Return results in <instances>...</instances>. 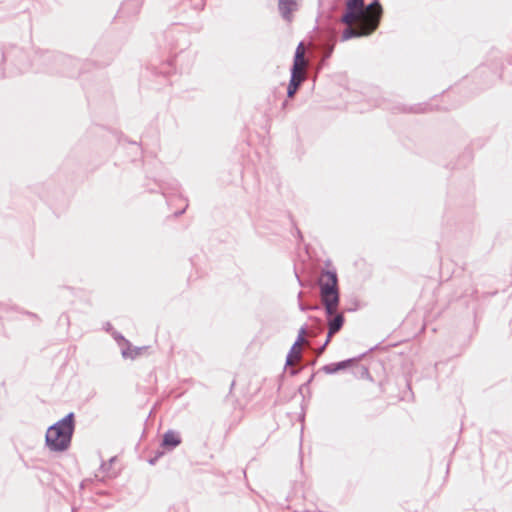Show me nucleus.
I'll list each match as a JSON object with an SVG mask.
<instances>
[{
	"label": "nucleus",
	"instance_id": "nucleus-1",
	"mask_svg": "<svg viewBox=\"0 0 512 512\" xmlns=\"http://www.w3.org/2000/svg\"><path fill=\"white\" fill-rule=\"evenodd\" d=\"M73 418V413H69L47 429L45 442L50 451L63 452L69 448L74 431Z\"/></svg>",
	"mask_w": 512,
	"mask_h": 512
},
{
	"label": "nucleus",
	"instance_id": "nucleus-2",
	"mask_svg": "<svg viewBox=\"0 0 512 512\" xmlns=\"http://www.w3.org/2000/svg\"><path fill=\"white\" fill-rule=\"evenodd\" d=\"M319 288L322 304L327 316L337 312L339 306L338 279L335 271H323L319 277Z\"/></svg>",
	"mask_w": 512,
	"mask_h": 512
},
{
	"label": "nucleus",
	"instance_id": "nucleus-3",
	"mask_svg": "<svg viewBox=\"0 0 512 512\" xmlns=\"http://www.w3.org/2000/svg\"><path fill=\"white\" fill-rule=\"evenodd\" d=\"M307 64V60L305 59V48L301 42L296 48L294 62L291 69V79L287 89V96L289 98L295 95L298 87L305 80V68L307 67Z\"/></svg>",
	"mask_w": 512,
	"mask_h": 512
},
{
	"label": "nucleus",
	"instance_id": "nucleus-4",
	"mask_svg": "<svg viewBox=\"0 0 512 512\" xmlns=\"http://www.w3.org/2000/svg\"><path fill=\"white\" fill-rule=\"evenodd\" d=\"M346 9L363 14V22L371 23L372 29H377L382 16V7L378 0L367 6L364 0H346Z\"/></svg>",
	"mask_w": 512,
	"mask_h": 512
},
{
	"label": "nucleus",
	"instance_id": "nucleus-5",
	"mask_svg": "<svg viewBox=\"0 0 512 512\" xmlns=\"http://www.w3.org/2000/svg\"><path fill=\"white\" fill-rule=\"evenodd\" d=\"M371 23L363 22V24H359L358 28H354L352 26H347L342 32L341 39L342 41H347L351 38H357L362 36H368L376 29H372Z\"/></svg>",
	"mask_w": 512,
	"mask_h": 512
},
{
	"label": "nucleus",
	"instance_id": "nucleus-6",
	"mask_svg": "<svg viewBox=\"0 0 512 512\" xmlns=\"http://www.w3.org/2000/svg\"><path fill=\"white\" fill-rule=\"evenodd\" d=\"M299 8L298 0H278V10L282 18L287 21H292V14Z\"/></svg>",
	"mask_w": 512,
	"mask_h": 512
},
{
	"label": "nucleus",
	"instance_id": "nucleus-7",
	"mask_svg": "<svg viewBox=\"0 0 512 512\" xmlns=\"http://www.w3.org/2000/svg\"><path fill=\"white\" fill-rule=\"evenodd\" d=\"M359 359H361V357L350 358V359H347V360H344V361H340V362H337V363L327 364V365H324L321 368V370L324 373H326V374H334V373H337L338 371H341V370H344L346 368H349L355 362H357Z\"/></svg>",
	"mask_w": 512,
	"mask_h": 512
},
{
	"label": "nucleus",
	"instance_id": "nucleus-8",
	"mask_svg": "<svg viewBox=\"0 0 512 512\" xmlns=\"http://www.w3.org/2000/svg\"><path fill=\"white\" fill-rule=\"evenodd\" d=\"M328 329L329 336L336 334L344 324V316L341 313H334L332 316H328Z\"/></svg>",
	"mask_w": 512,
	"mask_h": 512
},
{
	"label": "nucleus",
	"instance_id": "nucleus-9",
	"mask_svg": "<svg viewBox=\"0 0 512 512\" xmlns=\"http://www.w3.org/2000/svg\"><path fill=\"white\" fill-rule=\"evenodd\" d=\"M180 443V435L175 431L169 430L163 435L162 446L164 447L173 449L177 447Z\"/></svg>",
	"mask_w": 512,
	"mask_h": 512
},
{
	"label": "nucleus",
	"instance_id": "nucleus-10",
	"mask_svg": "<svg viewBox=\"0 0 512 512\" xmlns=\"http://www.w3.org/2000/svg\"><path fill=\"white\" fill-rule=\"evenodd\" d=\"M358 20L360 21V24H363V14L347 9L341 18V22L347 26H352V24Z\"/></svg>",
	"mask_w": 512,
	"mask_h": 512
},
{
	"label": "nucleus",
	"instance_id": "nucleus-11",
	"mask_svg": "<svg viewBox=\"0 0 512 512\" xmlns=\"http://www.w3.org/2000/svg\"><path fill=\"white\" fill-rule=\"evenodd\" d=\"M301 359V346H295V343L292 345L287 357H286V365H292L294 361Z\"/></svg>",
	"mask_w": 512,
	"mask_h": 512
},
{
	"label": "nucleus",
	"instance_id": "nucleus-12",
	"mask_svg": "<svg viewBox=\"0 0 512 512\" xmlns=\"http://www.w3.org/2000/svg\"><path fill=\"white\" fill-rule=\"evenodd\" d=\"M306 332H307V328L305 326H303L299 329L298 336L295 341V346H301L303 343H305Z\"/></svg>",
	"mask_w": 512,
	"mask_h": 512
},
{
	"label": "nucleus",
	"instance_id": "nucleus-13",
	"mask_svg": "<svg viewBox=\"0 0 512 512\" xmlns=\"http://www.w3.org/2000/svg\"><path fill=\"white\" fill-rule=\"evenodd\" d=\"M140 351H141V348H135L133 350L125 349L122 351V355L125 358H127V357L135 358L136 356H138L140 354Z\"/></svg>",
	"mask_w": 512,
	"mask_h": 512
},
{
	"label": "nucleus",
	"instance_id": "nucleus-14",
	"mask_svg": "<svg viewBox=\"0 0 512 512\" xmlns=\"http://www.w3.org/2000/svg\"><path fill=\"white\" fill-rule=\"evenodd\" d=\"M299 309H300L301 311H306V310H308L309 308H308L307 306H305L304 304H302L301 302H299Z\"/></svg>",
	"mask_w": 512,
	"mask_h": 512
},
{
	"label": "nucleus",
	"instance_id": "nucleus-15",
	"mask_svg": "<svg viewBox=\"0 0 512 512\" xmlns=\"http://www.w3.org/2000/svg\"><path fill=\"white\" fill-rule=\"evenodd\" d=\"M326 346H327V345H325V343H324V344L319 348V350H318V354H321V353L324 351V349L326 348Z\"/></svg>",
	"mask_w": 512,
	"mask_h": 512
},
{
	"label": "nucleus",
	"instance_id": "nucleus-16",
	"mask_svg": "<svg viewBox=\"0 0 512 512\" xmlns=\"http://www.w3.org/2000/svg\"><path fill=\"white\" fill-rule=\"evenodd\" d=\"M331 337H332V336H329V333H328V334H327V336H326L325 345H328V343H329V342H330V340H331Z\"/></svg>",
	"mask_w": 512,
	"mask_h": 512
}]
</instances>
